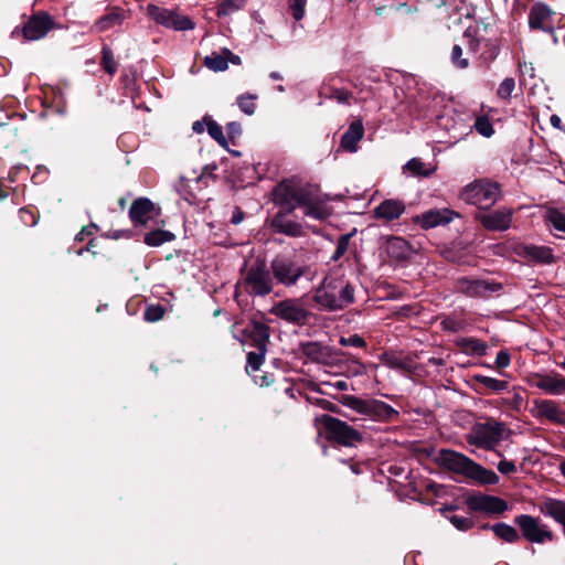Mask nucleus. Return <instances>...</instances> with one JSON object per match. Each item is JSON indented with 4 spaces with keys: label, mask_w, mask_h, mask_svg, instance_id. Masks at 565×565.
I'll return each mask as SVG.
<instances>
[{
    "label": "nucleus",
    "mask_w": 565,
    "mask_h": 565,
    "mask_svg": "<svg viewBox=\"0 0 565 565\" xmlns=\"http://www.w3.org/2000/svg\"><path fill=\"white\" fill-rule=\"evenodd\" d=\"M275 203L285 211L291 213L297 207L303 210L308 217L323 221L330 212L324 206V199L319 189L311 184H301L295 180H284L274 189Z\"/></svg>",
    "instance_id": "f257e3e1"
},
{
    "label": "nucleus",
    "mask_w": 565,
    "mask_h": 565,
    "mask_svg": "<svg viewBox=\"0 0 565 565\" xmlns=\"http://www.w3.org/2000/svg\"><path fill=\"white\" fill-rule=\"evenodd\" d=\"M355 286L339 270H332L312 289V301L319 310L334 312L352 305Z\"/></svg>",
    "instance_id": "f03ea898"
},
{
    "label": "nucleus",
    "mask_w": 565,
    "mask_h": 565,
    "mask_svg": "<svg viewBox=\"0 0 565 565\" xmlns=\"http://www.w3.org/2000/svg\"><path fill=\"white\" fill-rule=\"evenodd\" d=\"M340 403L360 414L363 419L372 422L385 423L398 417L396 409L380 399H362L354 395H343Z\"/></svg>",
    "instance_id": "7ed1b4c3"
},
{
    "label": "nucleus",
    "mask_w": 565,
    "mask_h": 565,
    "mask_svg": "<svg viewBox=\"0 0 565 565\" xmlns=\"http://www.w3.org/2000/svg\"><path fill=\"white\" fill-rule=\"evenodd\" d=\"M510 435V429L502 422L494 419L476 424L466 435V441L484 450H494Z\"/></svg>",
    "instance_id": "20e7f679"
},
{
    "label": "nucleus",
    "mask_w": 565,
    "mask_h": 565,
    "mask_svg": "<svg viewBox=\"0 0 565 565\" xmlns=\"http://www.w3.org/2000/svg\"><path fill=\"white\" fill-rule=\"evenodd\" d=\"M237 288H242L252 297L269 295L274 289V278L266 263L263 260L254 262L237 284Z\"/></svg>",
    "instance_id": "39448f33"
},
{
    "label": "nucleus",
    "mask_w": 565,
    "mask_h": 565,
    "mask_svg": "<svg viewBox=\"0 0 565 565\" xmlns=\"http://www.w3.org/2000/svg\"><path fill=\"white\" fill-rule=\"evenodd\" d=\"M318 429H323L327 438L340 445L352 447L362 440V434L343 420L330 415H321L315 418Z\"/></svg>",
    "instance_id": "423d86ee"
},
{
    "label": "nucleus",
    "mask_w": 565,
    "mask_h": 565,
    "mask_svg": "<svg viewBox=\"0 0 565 565\" xmlns=\"http://www.w3.org/2000/svg\"><path fill=\"white\" fill-rule=\"evenodd\" d=\"M460 198L468 204H473L480 210L490 209L500 198V188L495 182L479 180L467 184Z\"/></svg>",
    "instance_id": "0eeeda50"
},
{
    "label": "nucleus",
    "mask_w": 565,
    "mask_h": 565,
    "mask_svg": "<svg viewBox=\"0 0 565 565\" xmlns=\"http://www.w3.org/2000/svg\"><path fill=\"white\" fill-rule=\"evenodd\" d=\"M273 278L277 282L291 287L297 284L305 273V267L290 256L278 255L270 263Z\"/></svg>",
    "instance_id": "6e6552de"
},
{
    "label": "nucleus",
    "mask_w": 565,
    "mask_h": 565,
    "mask_svg": "<svg viewBox=\"0 0 565 565\" xmlns=\"http://www.w3.org/2000/svg\"><path fill=\"white\" fill-rule=\"evenodd\" d=\"M146 13L157 24H160L167 29L174 31H189L194 29V23L189 17L179 14L174 10L149 3L146 7Z\"/></svg>",
    "instance_id": "1a4fd4ad"
},
{
    "label": "nucleus",
    "mask_w": 565,
    "mask_h": 565,
    "mask_svg": "<svg viewBox=\"0 0 565 565\" xmlns=\"http://www.w3.org/2000/svg\"><path fill=\"white\" fill-rule=\"evenodd\" d=\"M458 292L471 298H489L502 289V285L489 279L462 277L456 281Z\"/></svg>",
    "instance_id": "9d476101"
},
{
    "label": "nucleus",
    "mask_w": 565,
    "mask_h": 565,
    "mask_svg": "<svg viewBox=\"0 0 565 565\" xmlns=\"http://www.w3.org/2000/svg\"><path fill=\"white\" fill-rule=\"evenodd\" d=\"M512 250L516 256L527 262H533L542 265H551L556 262L554 252L548 246L515 243L512 246Z\"/></svg>",
    "instance_id": "9b49d317"
},
{
    "label": "nucleus",
    "mask_w": 565,
    "mask_h": 565,
    "mask_svg": "<svg viewBox=\"0 0 565 565\" xmlns=\"http://www.w3.org/2000/svg\"><path fill=\"white\" fill-rule=\"evenodd\" d=\"M514 522L522 531L523 536L532 543H543L545 540L551 541L553 537L540 519L529 514H520L515 516Z\"/></svg>",
    "instance_id": "f8f14e48"
},
{
    "label": "nucleus",
    "mask_w": 565,
    "mask_h": 565,
    "mask_svg": "<svg viewBox=\"0 0 565 565\" xmlns=\"http://www.w3.org/2000/svg\"><path fill=\"white\" fill-rule=\"evenodd\" d=\"M270 312L276 317L294 324H303L309 312L296 299H286L273 306Z\"/></svg>",
    "instance_id": "ddd939ff"
},
{
    "label": "nucleus",
    "mask_w": 565,
    "mask_h": 565,
    "mask_svg": "<svg viewBox=\"0 0 565 565\" xmlns=\"http://www.w3.org/2000/svg\"><path fill=\"white\" fill-rule=\"evenodd\" d=\"M435 460L440 467L463 476H467L472 462L466 455L451 449H440Z\"/></svg>",
    "instance_id": "4468645a"
},
{
    "label": "nucleus",
    "mask_w": 565,
    "mask_h": 565,
    "mask_svg": "<svg viewBox=\"0 0 565 565\" xmlns=\"http://www.w3.org/2000/svg\"><path fill=\"white\" fill-rule=\"evenodd\" d=\"M513 211L508 207H501L490 213H478L476 220L479 221L486 230L507 231L512 224Z\"/></svg>",
    "instance_id": "2eb2a0df"
},
{
    "label": "nucleus",
    "mask_w": 565,
    "mask_h": 565,
    "mask_svg": "<svg viewBox=\"0 0 565 565\" xmlns=\"http://www.w3.org/2000/svg\"><path fill=\"white\" fill-rule=\"evenodd\" d=\"M253 334L256 338L258 351L249 352L247 354V367H250L253 371H257L264 362L266 342L269 338L268 328L263 323H255L253 327Z\"/></svg>",
    "instance_id": "dca6fc26"
},
{
    "label": "nucleus",
    "mask_w": 565,
    "mask_h": 565,
    "mask_svg": "<svg viewBox=\"0 0 565 565\" xmlns=\"http://www.w3.org/2000/svg\"><path fill=\"white\" fill-rule=\"evenodd\" d=\"M532 385L553 396L565 393V377L557 373H536Z\"/></svg>",
    "instance_id": "f3484780"
},
{
    "label": "nucleus",
    "mask_w": 565,
    "mask_h": 565,
    "mask_svg": "<svg viewBox=\"0 0 565 565\" xmlns=\"http://www.w3.org/2000/svg\"><path fill=\"white\" fill-rule=\"evenodd\" d=\"M532 414L535 418H546L552 423L564 424L565 411L553 399H535Z\"/></svg>",
    "instance_id": "a211bd4d"
},
{
    "label": "nucleus",
    "mask_w": 565,
    "mask_h": 565,
    "mask_svg": "<svg viewBox=\"0 0 565 565\" xmlns=\"http://www.w3.org/2000/svg\"><path fill=\"white\" fill-rule=\"evenodd\" d=\"M53 22L49 14L34 15L24 24L23 35L29 41L40 40L47 34Z\"/></svg>",
    "instance_id": "6ab92c4d"
},
{
    "label": "nucleus",
    "mask_w": 565,
    "mask_h": 565,
    "mask_svg": "<svg viewBox=\"0 0 565 565\" xmlns=\"http://www.w3.org/2000/svg\"><path fill=\"white\" fill-rule=\"evenodd\" d=\"M456 213L448 209H431L415 218L422 228L429 230L439 225H446L454 220Z\"/></svg>",
    "instance_id": "aec40b11"
},
{
    "label": "nucleus",
    "mask_w": 565,
    "mask_h": 565,
    "mask_svg": "<svg viewBox=\"0 0 565 565\" xmlns=\"http://www.w3.org/2000/svg\"><path fill=\"white\" fill-rule=\"evenodd\" d=\"M553 11L544 3H535L529 14V25L531 29L542 30L544 32L553 33L554 28L550 23Z\"/></svg>",
    "instance_id": "412c9836"
},
{
    "label": "nucleus",
    "mask_w": 565,
    "mask_h": 565,
    "mask_svg": "<svg viewBox=\"0 0 565 565\" xmlns=\"http://www.w3.org/2000/svg\"><path fill=\"white\" fill-rule=\"evenodd\" d=\"M405 203L397 199H387L374 209V216L386 222L398 220L405 212Z\"/></svg>",
    "instance_id": "4be33fe9"
},
{
    "label": "nucleus",
    "mask_w": 565,
    "mask_h": 565,
    "mask_svg": "<svg viewBox=\"0 0 565 565\" xmlns=\"http://www.w3.org/2000/svg\"><path fill=\"white\" fill-rule=\"evenodd\" d=\"M469 504L475 510L489 513H502L508 510V503L503 499L492 495H479L472 498Z\"/></svg>",
    "instance_id": "5701e85b"
},
{
    "label": "nucleus",
    "mask_w": 565,
    "mask_h": 565,
    "mask_svg": "<svg viewBox=\"0 0 565 565\" xmlns=\"http://www.w3.org/2000/svg\"><path fill=\"white\" fill-rule=\"evenodd\" d=\"M364 128L361 120L350 124L348 130L341 137V148L348 152H356L359 141L363 138Z\"/></svg>",
    "instance_id": "b1692460"
},
{
    "label": "nucleus",
    "mask_w": 565,
    "mask_h": 565,
    "mask_svg": "<svg viewBox=\"0 0 565 565\" xmlns=\"http://www.w3.org/2000/svg\"><path fill=\"white\" fill-rule=\"evenodd\" d=\"M153 203L147 198L135 200L129 209V216L135 225H145L150 218Z\"/></svg>",
    "instance_id": "393cba45"
},
{
    "label": "nucleus",
    "mask_w": 565,
    "mask_h": 565,
    "mask_svg": "<svg viewBox=\"0 0 565 565\" xmlns=\"http://www.w3.org/2000/svg\"><path fill=\"white\" fill-rule=\"evenodd\" d=\"M299 351L308 360L317 363L326 362L329 356L327 347L315 341L300 342Z\"/></svg>",
    "instance_id": "a878e982"
},
{
    "label": "nucleus",
    "mask_w": 565,
    "mask_h": 565,
    "mask_svg": "<svg viewBox=\"0 0 565 565\" xmlns=\"http://www.w3.org/2000/svg\"><path fill=\"white\" fill-rule=\"evenodd\" d=\"M466 477L471 478L481 484H497L499 482V477L494 471L486 469L473 460Z\"/></svg>",
    "instance_id": "bb28decb"
},
{
    "label": "nucleus",
    "mask_w": 565,
    "mask_h": 565,
    "mask_svg": "<svg viewBox=\"0 0 565 565\" xmlns=\"http://www.w3.org/2000/svg\"><path fill=\"white\" fill-rule=\"evenodd\" d=\"M122 23V15L116 11H111L98 20L95 21L94 24L89 26V33H102L106 32L115 26H118Z\"/></svg>",
    "instance_id": "cd10ccee"
},
{
    "label": "nucleus",
    "mask_w": 565,
    "mask_h": 565,
    "mask_svg": "<svg viewBox=\"0 0 565 565\" xmlns=\"http://www.w3.org/2000/svg\"><path fill=\"white\" fill-rule=\"evenodd\" d=\"M273 225L277 232L285 235L291 237H299L302 235V226L298 222L287 220L281 212L275 216Z\"/></svg>",
    "instance_id": "c85d7f7f"
},
{
    "label": "nucleus",
    "mask_w": 565,
    "mask_h": 565,
    "mask_svg": "<svg viewBox=\"0 0 565 565\" xmlns=\"http://www.w3.org/2000/svg\"><path fill=\"white\" fill-rule=\"evenodd\" d=\"M542 511L545 515L553 518L556 522L565 526V502L548 499L544 502Z\"/></svg>",
    "instance_id": "c756f323"
},
{
    "label": "nucleus",
    "mask_w": 565,
    "mask_h": 565,
    "mask_svg": "<svg viewBox=\"0 0 565 565\" xmlns=\"http://www.w3.org/2000/svg\"><path fill=\"white\" fill-rule=\"evenodd\" d=\"M501 405L507 409L521 412L525 406V398L519 387L508 391L507 395L501 398Z\"/></svg>",
    "instance_id": "7c9ffc66"
},
{
    "label": "nucleus",
    "mask_w": 565,
    "mask_h": 565,
    "mask_svg": "<svg viewBox=\"0 0 565 565\" xmlns=\"http://www.w3.org/2000/svg\"><path fill=\"white\" fill-rule=\"evenodd\" d=\"M457 344L466 354H472L477 356H483L488 349L486 342L476 338H462L458 340Z\"/></svg>",
    "instance_id": "2f4dec72"
},
{
    "label": "nucleus",
    "mask_w": 565,
    "mask_h": 565,
    "mask_svg": "<svg viewBox=\"0 0 565 565\" xmlns=\"http://www.w3.org/2000/svg\"><path fill=\"white\" fill-rule=\"evenodd\" d=\"M482 529H491L495 536L508 543H513L519 540L516 530L507 523H495L493 525L484 524Z\"/></svg>",
    "instance_id": "473e14b6"
},
{
    "label": "nucleus",
    "mask_w": 565,
    "mask_h": 565,
    "mask_svg": "<svg viewBox=\"0 0 565 565\" xmlns=\"http://www.w3.org/2000/svg\"><path fill=\"white\" fill-rule=\"evenodd\" d=\"M204 65L213 72H223L228 67V58L222 53H212L204 57Z\"/></svg>",
    "instance_id": "72a5a7b5"
},
{
    "label": "nucleus",
    "mask_w": 565,
    "mask_h": 565,
    "mask_svg": "<svg viewBox=\"0 0 565 565\" xmlns=\"http://www.w3.org/2000/svg\"><path fill=\"white\" fill-rule=\"evenodd\" d=\"M247 0H221L216 7L217 17H227L243 9Z\"/></svg>",
    "instance_id": "f704fd0d"
},
{
    "label": "nucleus",
    "mask_w": 565,
    "mask_h": 565,
    "mask_svg": "<svg viewBox=\"0 0 565 565\" xmlns=\"http://www.w3.org/2000/svg\"><path fill=\"white\" fill-rule=\"evenodd\" d=\"M174 235L171 232L164 230H156L145 235V243L148 246L157 247L162 245L163 243L172 241Z\"/></svg>",
    "instance_id": "c9c22d12"
},
{
    "label": "nucleus",
    "mask_w": 565,
    "mask_h": 565,
    "mask_svg": "<svg viewBox=\"0 0 565 565\" xmlns=\"http://www.w3.org/2000/svg\"><path fill=\"white\" fill-rule=\"evenodd\" d=\"M206 122V130L211 138H213L220 146L227 147V140L223 134L222 127L210 116H204Z\"/></svg>",
    "instance_id": "e433bc0d"
},
{
    "label": "nucleus",
    "mask_w": 565,
    "mask_h": 565,
    "mask_svg": "<svg viewBox=\"0 0 565 565\" xmlns=\"http://www.w3.org/2000/svg\"><path fill=\"white\" fill-rule=\"evenodd\" d=\"M476 381L486 388L495 393L507 391L509 386L508 382L487 375H477Z\"/></svg>",
    "instance_id": "4c0bfd02"
},
{
    "label": "nucleus",
    "mask_w": 565,
    "mask_h": 565,
    "mask_svg": "<svg viewBox=\"0 0 565 565\" xmlns=\"http://www.w3.org/2000/svg\"><path fill=\"white\" fill-rule=\"evenodd\" d=\"M257 95L245 93L236 98L238 108L246 115L252 116L255 114Z\"/></svg>",
    "instance_id": "58836bf2"
},
{
    "label": "nucleus",
    "mask_w": 565,
    "mask_h": 565,
    "mask_svg": "<svg viewBox=\"0 0 565 565\" xmlns=\"http://www.w3.org/2000/svg\"><path fill=\"white\" fill-rule=\"evenodd\" d=\"M102 65L109 75H114L117 72L114 53L107 45L102 49Z\"/></svg>",
    "instance_id": "ea45409f"
},
{
    "label": "nucleus",
    "mask_w": 565,
    "mask_h": 565,
    "mask_svg": "<svg viewBox=\"0 0 565 565\" xmlns=\"http://www.w3.org/2000/svg\"><path fill=\"white\" fill-rule=\"evenodd\" d=\"M405 169L418 177H429L433 172L430 169L425 168L424 162L418 158L408 160L405 164Z\"/></svg>",
    "instance_id": "a19ab883"
},
{
    "label": "nucleus",
    "mask_w": 565,
    "mask_h": 565,
    "mask_svg": "<svg viewBox=\"0 0 565 565\" xmlns=\"http://www.w3.org/2000/svg\"><path fill=\"white\" fill-rule=\"evenodd\" d=\"M515 89V81L513 77L504 78L497 90V95L500 99L508 100L511 98L513 90Z\"/></svg>",
    "instance_id": "79ce46f5"
},
{
    "label": "nucleus",
    "mask_w": 565,
    "mask_h": 565,
    "mask_svg": "<svg viewBox=\"0 0 565 565\" xmlns=\"http://www.w3.org/2000/svg\"><path fill=\"white\" fill-rule=\"evenodd\" d=\"M450 60L452 65L457 68L465 70L469 66L468 58L462 57V49L459 44H455L452 46Z\"/></svg>",
    "instance_id": "37998d69"
},
{
    "label": "nucleus",
    "mask_w": 565,
    "mask_h": 565,
    "mask_svg": "<svg viewBox=\"0 0 565 565\" xmlns=\"http://www.w3.org/2000/svg\"><path fill=\"white\" fill-rule=\"evenodd\" d=\"M547 221L554 230L565 233V214L564 213H562L557 210H552L548 212Z\"/></svg>",
    "instance_id": "c03bdc74"
},
{
    "label": "nucleus",
    "mask_w": 565,
    "mask_h": 565,
    "mask_svg": "<svg viewBox=\"0 0 565 565\" xmlns=\"http://www.w3.org/2000/svg\"><path fill=\"white\" fill-rule=\"evenodd\" d=\"M473 127L478 134L487 138L491 137L494 132L492 124L484 116L478 117L475 121Z\"/></svg>",
    "instance_id": "a18cd8bd"
},
{
    "label": "nucleus",
    "mask_w": 565,
    "mask_h": 565,
    "mask_svg": "<svg viewBox=\"0 0 565 565\" xmlns=\"http://www.w3.org/2000/svg\"><path fill=\"white\" fill-rule=\"evenodd\" d=\"M350 237V234H344L338 238L335 249L331 256V260L338 262L347 253Z\"/></svg>",
    "instance_id": "49530a36"
},
{
    "label": "nucleus",
    "mask_w": 565,
    "mask_h": 565,
    "mask_svg": "<svg viewBox=\"0 0 565 565\" xmlns=\"http://www.w3.org/2000/svg\"><path fill=\"white\" fill-rule=\"evenodd\" d=\"M307 0H288V7L296 21L303 19L306 14Z\"/></svg>",
    "instance_id": "de8ad7c7"
},
{
    "label": "nucleus",
    "mask_w": 565,
    "mask_h": 565,
    "mask_svg": "<svg viewBox=\"0 0 565 565\" xmlns=\"http://www.w3.org/2000/svg\"><path fill=\"white\" fill-rule=\"evenodd\" d=\"M164 309L160 305L148 306L143 312V318L148 322H156L163 318Z\"/></svg>",
    "instance_id": "09e8293b"
},
{
    "label": "nucleus",
    "mask_w": 565,
    "mask_h": 565,
    "mask_svg": "<svg viewBox=\"0 0 565 565\" xmlns=\"http://www.w3.org/2000/svg\"><path fill=\"white\" fill-rule=\"evenodd\" d=\"M483 47L481 57L487 62L493 61L500 53V47L491 40L483 39Z\"/></svg>",
    "instance_id": "8fccbe9b"
},
{
    "label": "nucleus",
    "mask_w": 565,
    "mask_h": 565,
    "mask_svg": "<svg viewBox=\"0 0 565 565\" xmlns=\"http://www.w3.org/2000/svg\"><path fill=\"white\" fill-rule=\"evenodd\" d=\"M449 521L459 531H467L473 525L472 520L467 516L451 515L449 516Z\"/></svg>",
    "instance_id": "3c124183"
},
{
    "label": "nucleus",
    "mask_w": 565,
    "mask_h": 565,
    "mask_svg": "<svg viewBox=\"0 0 565 565\" xmlns=\"http://www.w3.org/2000/svg\"><path fill=\"white\" fill-rule=\"evenodd\" d=\"M340 344L343 347L364 348L366 345L365 340L359 334H351L349 337H341Z\"/></svg>",
    "instance_id": "603ef678"
},
{
    "label": "nucleus",
    "mask_w": 565,
    "mask_h": 565,
    "mask_svg": "<svg viewBox=\"0 0 565 565\" xmlns=\"http://www.w3.org/2000/svg\"><path fill=\"white\" fill-rule=\"evenodd\" d=\"M519 71H520V84L523 85L525 82V77L533 78L535 76V70L532 63L529 62H519Z\"/></svg>",
    "instance_id": "864d4df0"
},
{
    "label": "nucleus",
    "mask_w": 565,
    "mask_h": 565,
    "mask_svg": "<svg viewBox=\"0 0 565 565\" xmlns=\"http://www.w3.org/2000/svg\"><path fill=\"white\" fill-rule=\"evenodd\" d=\"M440 324H441L443 330L449 331V332H458L463 328V324L461 321H459L455 318H451V317L445 318Z\"/></svg>",
    "instance_id": "5fc2aeb1"
},
{
    "label": "nucleus",
    "mask_w": 565,
    "mask_h": 565,
    "mask_svg": "<svg viewBox=\"0 0 565 565\" xmlns=\"http://www.w3.org/2000/svg\"><path fill=\"white\" fill-rule=\"evenodd\" d=\"M463 39L466 40V43L470 52L477 53L479 51V47L483 45V39L473 38L470 31L468 30L465 31Z\"/></svg>",
    "instance_id": "6e6d98bb"
},
{
    "label": "nucleus",
    "mask_w": 565,
    "mask_h": 565,
    "mask_svg": "<svg viewBox=\"0 0 565 565\" xmlns=\"http://www.w3.org/2000/svg\"><path fill=\"white\" fill-rule=\"evenodd\" d=\"M497 468H498V471L504 476L516 471V467H515L514 462L507 460V459L500 460Z\"/></svg>",
    "instance_id": "4d7b16f0"
},
{
    "label": "nucleus",
    "mask_w": 565,
    "mask_h": 565,
    "mask_svg": "<svg viewBox=\"0 0 565 565\" xmlns=\"http://www.w3.org/2000/svg\"><path fill=\"white\" fill-rule=\"evenodd\" d=\"M511 358L508 351L501 350L495 356V365L500 369L508 367L510 365Z\"/></svg>",
    "instance_id": "13d9d810"
},
{
    "label": "nucleus",
    "mask_w": 565,
    "mask_h": 565,
    "mask_svg": "<svg viewBox=\"0 0 565 565\" xmlns=\"http://www.w3.org/2000/svg\"><path fill=\"white\" fill-rule=\"evenodd\" d=\"M321 385L329 386L331 388H334L337 391H348L349 390V383L344 380H338L334 382L331 381H322Z\"/></svg>",
    "instance_id": "bf43d9fd"
},
{
    "label": "nucleus",
    "mask_w": 565,
    "mask_h": 565,
    "mask_svg": "<svg viewBox=\"0 0 565 565\" xmlns=\"http://www.w3.org/2000/svg\"><path fill=\"white\" fill-rule=\"evenodd\" d=\"M316 404L322 409L330 411L332 413H339V407L328 399L317 398Z\"/></svg>",
    "instance_id": "052dcab7"
},
{
    "label": "nucleus",
    "mask_w": 565,
    "mask_h": 565,
    "mask_svg": "<svg viewBox=\"0 0 565 565\" xmlns=\"http://www.w3.org/2000/svg\"><path fill=\"white\" fill-rule=\"evenodd\" d=\"M226 130L230 137L234 138L236 136H239L242 132L241 125L236 121H231L226 125Z\"/></svg>",
    "instance_id": "680f3d73"
},
{
    "label": "nucleus",
    "mask_w": 565,
    "mask_h": 565,
    "mask_svg": "<svg viewBox=\"0 0 565 565\" xmlns=\"http://www.w3.org/2000/svg\"><path fill=\"white\" fill-rule=\"evenodd\" d=\"M20 216L24 223L30 222V225H32V226L36 224V220L34 217L33 213L26 209L20 210Z\"/></svg>",
    "instance_id": "e2e57ef3"
},
{
    "label": "nucleus",
    "mask_w": 565,
    "mask_h": 565,
    "mask_svg": "<svg viewBox=\"0 0 565 565\" xmlns=\"http://www.w3.org/2000/svg\"><path fill=\"white\" fill-rule=\"evenodd\" d=\"M333 97L337 99L338 103L343 104L349 100L350 93H348L347 90H343V89H337L333 93Z\"/></svg>",
    "instance_id": "0e129e2a"
},
{
    "label": "nucleus",
    "mask_w": 565,
    "mask_h": 565,
    "mask_svg": "<svg viewBox=\"0 0 565 565\" xmlns=\"http://www.w3.org/2000/svg\"><path fill=\"white\" fill-rule=\"evenodd\" d=\"M351 372L355 376L362 375L365 372V366L361 362L354 361L351 366Z\"/></svg>",
    "instance_id": "69168bd1"
},
{
    "label": "nucleus",
    "mask_w": 565,
    "mask_h": 565,
    "mask_svg": "<svg viewBox=\"0 0 565 565\" xmlns=\"http://www.w3.org/2000/svg\"><path fill=\"white\" fill-rule=\"evenodd\" d=\"M206 122L204 121V118L202 120H196L192 125V130L195 134H202L205 129Z\"/></svg>",
    "instance_id": "338daca9"
},
{
    "label": "nucleus",
    "mask_w": 565,
    "mask_h": 565,
    "mask_svg": "<svg viewBox=\"0 0 565 565\" xmlns=\"http://www.w3.org/2000/svg\"><path fill=\"white\" fill-rule=\"evenodd\" d=\"M243 218H244V213L239 209H235V211L233 212L231 222L234 225H237L243 221Z\"/></svg>",
    "instance_id": "774afa93"
}]
</instances>
